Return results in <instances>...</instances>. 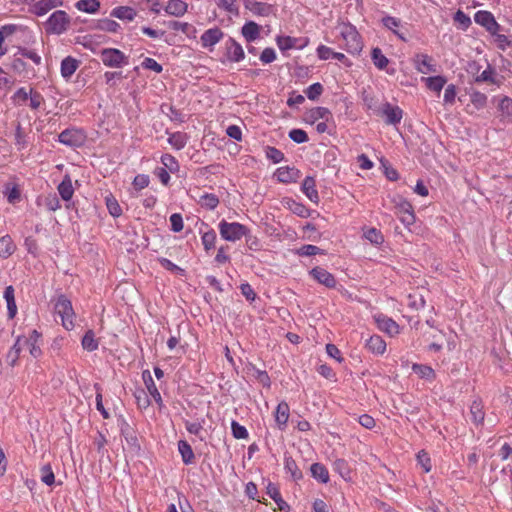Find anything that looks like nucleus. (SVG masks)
<instances>
[{
    "label": "nucleus",
    "mask_w": 512,
    "mask_h": 512,
    "mask_svg": "<svg viewBox=\"0 0 512 512\" xmlns=\"http://www.w3.org/2000/svg\"><path fill=\"white\" fill-rule=\"evenodd\" d=\"M47 35H62L71 26V17L63 10L54 11L43 23Z\"/></svg>",
    "instance_id": "nucleus-1"
},
{
    "label": "nucleus",
    "mask_w": 512,
    "mask_h": 512,
    "mask_svg": "<svg viewBox=\"0 0 512 512\" xmlns=\"http://www.w3.org/2000/svg\"><path fill=\"white\" fill-rule=\"evenodd\" d=\"M474 21L484 27L490 34H496L501 30V26L495 20L493 14L489 11H477L474 15Z\"/></svg>",
    "instance_id": "nucleus-7"
},
{
    "label": "nucleus",
    "mask_w": 512,
    "mask_h": 512,
    "mask_svg": "<svg viewBox=\"0 0 512 512\" xmlns=\"http://www.w3.org/2000/svg\"><path fill=\"white\" fill-rule=\"evenodd\" d=\"M259 34L260 26L253 21L246 22L242 27V35L248 42L255 41L259 37Z\"/></svg>",
    "instance_id": "nucleus-20"
},
{
    "label": "nucleus",
    "mask_w": 512,
    "mask_h": 512,
    "mask_svg": "<svg viewBox=\"0 0 512 512\" xmlns=\"http://www.w3.org/2000/svg\"><path fill=\"white\" fill-rule=\"evenodd\" d=\"M58 140L70 147H80L85 141V135L78 129H65L59 134Z\"/></svg>",
    "instance_id": "nucleus-8"
},
{
    "label": "nucleus",
    "mask_w": 512,
    "mask_h": 512,
    "mask_svg": "<svg viewBox=\"0 0 512 512\" xmlns=\"http://www.w3.org/2000/svg\"><path fill=\"white\" fill-rule=\"evenodd\" d=\"M82 346L85 350L92 352L98 348V341L92 330H88L82 338Z\"/></svg>",
    "instance_id": "nucleus-40"
},
{
    "label": "nucleus",
    "mask_w": 512,
    "mask_h": 512,
    "mask_svg": "<svg viewBox=\"0 0 512 512\" xmlns=\"http://www.w3.org/2000/svg\"><path fill=\"white\" fill-rule=\"evenodd\" d=\"M55 313L61 317L62 325L67 329L71 330L74 327V316L73 307L71 301L64 295H60L55 303Z\"/></svg>",
    "instance_id": "nucleus-3"
},
{
    "label": "nucleus",
    "mask_w": 512,
    "mask_h": 512,
    "mask_svg": "<svg viewBox=\"0 0 512 512\" xmlns=\"http://www.w3.org/2000/svg\"><path fill=\"white\" fill-rule=\"evenodd\" d=\"M254 371V377L261 383L264 387H270V377L266 371H262L257 369L255 366L252 367Z\"/></svg>",
    "instance_id": "nucleus-61"
},
{
    "label": "nucleus",
    "mask_w": 512,
    "mask_h": 512,
    "mask_svg": "<svg viewBox=\"0 0 512 512\" xmlns=\"http://www.w3.org/2000/svg\"><path fill=\"white\" fill-rule=\"evenodd\" d=\"M61 6H63V0H39L30 7L29 11L40 17Z\"/></svg>",
    "instance_id": "nucleus-10"
},
{
    "label": "nucleus",
    "mask_w": 512,
    "mask_h": 512,
    "mask_svg": "<svg viewBox=\"0 0 512 512\" xmlns=\"http://www.w3.org/2000/svg\"><path fill=\"white\" fill-rule=\"evenodd\" d=\"M178 450L179 453L181 454L183 462L186 465L193 463L195 455L190 444L187 441L180 440L178 442Z\"/></svg>",
    "instance_id": "nucleus-27"
},
{
    "label": "nucleus",
    "mask_w": 512,
    "mask_h": 512,
    "mask_svg": "<svg viewBox=\"0 0 512 512\" xmlns=\"http://www.w3.org/2000/svg\"><path fill=\"white\" fill-rule=\"evenodd\" d=\"M377 327L380 331L393 337L399 333V325L391 318L379 314L374 316Z\"/></svg>",
    "instance_id": "nucleus-11"
},
{
    "label": "nucleus",
    "mask_w": 512,
    "mask_h": 512,
    "mask_svg": "<svg viewBox=\"0 0 512 512\" xmlns=\"http://www.w3.org/2000/svg\"><path fill=\"white\" fill-rule=\"evenodd\" d=\"M58 192L65 201H69L72 198L74 190L71 179L68 176H65L62 182L58 185Z\"/></svg>",
    "instance_id": "nucleus-33"
},
{
    "label": "nucleus",
    "mask_w": 512,
    "mask_h": 512,
    "mask_svg": "<svg viewBox=\"0 0 512 512\" xmlns=\"http://www.w3.org/2000/svg\"><path fill=\"white\" fill-rule=\"evenodd\" d=\"M366 346L371 352L377 354H383L386 350L385 341L378 335H373L366 340Z\"/></svg>",
    "instance_id": "nucleus-25"
},
{
    "label": "nucleus",
    "mask_w": 512,
    "mask_h": 512,
    "mask_svg": "<svg viewBox=\"0 0 512 512\" xmlns=\"http://www.w3.org/2000/svg\"><path fill=\"white\" fill-rule=\"evenodd\" d=\"M142 378L150 395L155 399V401H161V395L156 387V384L151 376L150 371L144 370L142 373Z\"/></svg>",
    "instance_id": "nucleus-22"
},
{
    "label": "nucleus",
    "mask_w": 512,
    "mask_h": 512,
    "mask_svg": "<svg viewBox=\"0 0 512 512\" xmlns=\"http://www.w3.org/2000/svg\"><path fill=\"white\" fill-rule=\"evenodd\" d=\"M79 64L80 62L78 60L71 56H67L61 62V76L64 79L69 80L71 76L75 73V71L78 69Z\"/></svg>",
    "instance_id": "nucleus-15"
},
{
    "label": "nucleus",
    "mask_w": 512,
    "mask_h": 512,
    "mask_svg": "<svg viewBox=\"0 0 512 512\" xmlns=\"http://www.w3.org/2000/svg\"><path fill=\"white\" fill-rule=\"evenodd\" d=\"M277 45L281 51L289 49H303L308 43V38H295L291 36H278L276 38Z\"/></svg>",
    "instance_id": "nucleus-9"
},
{
    "label": "nucleus",
    "mask_w": 512,
    "mask_h": 512,
    "mask_svg": "<svg viewBox=\"0 0 512 512\" xmlns=\"http://www.w3.org/2000/svg\"><path fill=\"white\" fill-rule=\"evenodd\" d=\"M106 206L113 217H119L122 214V209L113 196L106 197Z\"/></svg>",
    "instance_id": "nucleus-50"
},
{
    "label": "nucleus",
    "mask_w": 512,
    "mask_h": 512,
    "mask_svg": "<svg viewBox=\"0 0 512 512\" xmlns=\"http://www.w3.org/2000/svg\"><path fill=\"white\" fill-rule=\"evenodd\" d=\"M4 298L7 302L8 317L13 319L17 313V306L15 302L14 288L11 285L5 288Z\"/></svg>",
    "instance_id": "nucleus-23"
},
{
    "label": "nucleus",
    "mask_w": 512,
    "mask_h": 512,
    "mask_svg": "<svg viewBox=\"0 0 512 512\" xmlns=\"http://www.w3.org/2000/svg\"><path fill=\"white\" fill-rule=\"evenodd\" d=\"M285 469L291 474L294 480L302 478V472L298 469L296 462L291 458H285Z\"/></svg>",
    "instance_id": "nucleus-45"
},
{
    "label": "nucleus",
    "mask_w": 512,
    "mask_h": 512,
    "mask_svg": "<svg viewBox=\"0 0 512 512\" xmlns=\"http://www.w3.org/2000/svg\"><path fill=\"white\" fill-rule=\"evenodd\" d=\"M44 204L49 211H56L61 207L59 198L55 193L47 195Z\"/></svg>",
    "instance_id": "nucleus-59"
},
{
    "label": "nucleus",
    "mask_w": 512,
    "mask_h": 512,
    "mask_svg": "<svg viewBox=\"0 0 512 512\" xmlns=\"http://www.w3.org/2000/svg\"><path fill=\"white\" fill-rule=\"evenodd\" d=\"M427 87L435 91L437 93H440L443 89L444 85L446 84V79L443 76H433L428 77L425 79Z\"/></svg>",
    "instance_id": "nucleus-41"
},
{
    "label": "nucleus",
    "mask_w": 512,
    "mask_h": 512,
    "mask_svg": "<svg viewBox=\"0 0 512 512\" xmlns=\"http://www.w3.org/2000/svg\"><path fill=\"white\" fill-rule=\"evenodd\" d=\"M199 203L202 207L214 210L219 204V198L215 194H204L200 197Z\"/></svg>",
    "instance_id": "nucleus-43"
},
{
    "label": "nucleus",
    "mask_w": 512,
    "mask_h": 512,
    "mask_svg": "<svg viewBox=\"0 0 512 512\" xmlns=\"http://www.w3.org/2000/svg\"><path fill=\"white\" fill-rule=\"evenodd\" d=\"M161 162L165 166V169L166 170L168 169L172 173L178 171V169H179V164H178L177 160L175 159L174 156H172L170 154L162 155Z\"/></svg>",
    "instance_id": "nucleus-51"
},
{
    "label": "nucleus",
    "mask_w": 512,
    "mask_h": 512,
    "mask_svg": "<svg viewBox=\"0 0 512 512\" xmlns=\"http://www.w3.org/2000/svg\"><path fill=\"white\" fill-rule=\"evenodd\" d=\"M302 191L307 198L313 203H318L319 195L316 190L315 179L311 176H307L302 183Z\"/></svg>",
    "instance_id": "nucleus-18"
},
{
    "label": "nucleus",
    "mask_w": 512,
    "mask_h": 512,
    "mask_svg": "<svg viewBox=\"0 0 512 512\" xmlns=\"http://www.w3.org/2000/svg\"><path fill=\"white\" fill-rule=\"evenodd\" d=\"M231 429H232V434H233L234 438H236V439L248 438L247 429L244 426L240 425L237 421H235V420L232 421Z\"/></svg>",
    "instance_id": "nucleus-55"
},
{
    "label": "nucleus",
    "mask_w": 512,
    "mask_h": 512,
    "mask_svg": "<svg viewBox=\"0 0 512 512\" xmlns=\"http://www.w3.org/2000/svg\"><path fill=\"white\" fill-rule=\"evenodd\" d=\"M412 370L423 379L432 380L435 377L434 370L427 365L413 364Z\"/></svg>",
    "instance_id": "nucleus-42"
},
{
    "label": "nucleus",
    "mask_w": 512,
    "mask_h": 512,
    "mask_svg": "<svg viewBox=\"0 0 512 512\" xmlns=\"http://www.w3.org/2000/svg\"><path fill=\"white\" fill-rule=\"evenodd\" d=\"M289 419V405L282 401L278 404L275 413V420L279 428L283 430Z\"/></svg>",
    "instance_id": "nucleus-19"
},
{
    "label": "nucleus",
    "mask_w": 512,
    "mask_h": 512,
    "mask_svg": "<svg viewBox=\"0 0 512 512\" xmlns=\"http://www.w3.org/2000/svg\"><path fill=\"white\" fill-rule=\"evenodd\" d=\"M40 473H41V481L43 483H45L48 486H51L52 484H54L55 476H54V473L52 471L50 464L44 465L40 469Z\"/></svg>",
    "instance_id": "nucleus-48"
},
{
    "label": "nucleus",
    "mask_w": 512,
    "mask_h": 512,
    "mask_svg": "<svg viewBox=\"0 0 512 512\" xmlns=\"http://www.w3.org/2000/svg\"><path fill=\"white\" fill-rule=\"evenodd\" d=\"M378 115L385 118L387 125H398L403 118V110L389 102L383 103L378 109Z\"/></svg>",
    "instance_id": "nucleus-6"
},
{
    "label": "nucleus",
    "mask_w": 512,
    "mask_h": 512,
    "mask_svg": "<svg viewBox=\"0 0 512 512\" xmlns=\"http://www.w3.org/2000/svg\"><path fill=\"white\" fill-rule=\"evenodd\" d=\"M188 5L183 0H170L165 6V12L175 17H181L187 12Z\"/></svg>",
    "instance_id": "nucleus-17"
},
{
    "label": "nucleus",
    "mask_w": 512,
    "mask_h": 512,
    "mask_svg": "<svg viewBox=\"0 0 512 512\" xmlns=\"http://www.w3.org/2000/svg\"><path fill=\"white\" fill-rule=\"evenodd\" d=\"M103 64L111 68H121L128 64V57L119 49L104 48L100 51Z\"/></svg>",
    "instance_id": "nucleus-4"
},
{
    "label": "nucleus",
    "mask_w": 512,
    "mask_h": 512,
    "mask_svg": "<svg viewBox=\"0 0 512 512\" xmlns=\"http://www.w3.org/2000/svg\"><path fill=\"white\" fill-rule=\"evenodd\" d=\"M218 227L221 237L231 242L240 240L249 232V229L245 225L238 222L229 223L226 220H222Z\"/></svg>",
    "instance_id": "nucleus-2"
},
{
    "label": "nucleus",
    "mask_w": 512,
    "mask_h": 512,
    "mask_svg": "<svg viewBox=\"0 0 512 512\" xmlns=\"http://www.w3.org/2000/svg\"><path fill=\"white\" fill-rule=\"evenodd\" d=\"M16 31L15 25H5L0 29V58L6 54L7 49L3 47V43L5 40V34L11 35Z\"/></svg>",
    "instance_id": "nucleus-46"
},
{
    "label": "nucleus",
    "mask_w": 512,
    "mask_h": 512,
    "mask_svg": "<svg viewBox=\"0 0 512 512\" xmlns=\"http://www.w3.org/2000/svg\"><path fill=\"white\" fill-rule=\"evenodd\" d=\"M317 55L322 60H327L330 57H333L341 62H344L346 60V56L343 53L334 52L331 48L325 45H320L317 48Z\"/></svg>",
    "instance_id": "nucleus-29"
},
{
    "label": "nucleus",
    "mask_w": 512,
    "mask_h": 512,
    "mask_svg": "<svg viewBox=\"0 0 512 512\" xmlns=\"http://www.w3.org/2000/svg\"><path fill=\"white\" fill-rule=\"evenodd\" d=\"M136 14V11L129 6H118L114 8L110 13L112 17L128 21L134 20Z\"/></svg>",
    "instance_id": "nucleus-21"
},
{
    "label": "nucleus",
    "mask_w": 512,
    "mask_h": 512,
    "mask_svg": "<svg viewBox=\"0 0 512 512\" xmlns=\"http://www.w3.org/2000/svg\"><path fill=\"white\" fill-rule=\"evenodd\" d=\"M365 238L369 240L372 244H381L383 242L382 234L375 228H370L365 233Z\"/></svg>",
    "instance_id": "nucleus-63"
},
{
    "label": "nucleus",
    "mask_w": 512,
    "mask_h": 512,
    "mask_svg": "<svg viewBox=\"0 0 512 512\" xmlns=\"http://www.w3.org/2000/svg\"><path fill=\"white\" fill-rule=\"evenodd\" d=\"M21 341H22V338L18 337L15 344L11 347V349L7 353L6 360L10 366H14L18 361L19 354L21 351Z\"/></svg>",
    "instance_id": "nucleus-38"
},
{
    "label": "nucleus",
    "mask_w": 512,
    "mask_h": 512,
    "mask_svg": "<svg viewBox=\"0 0 512 512\" xmlns=\"http://www.w3.org/2000/svg\"><path fill=\"white\" fill-rule=\"evenodd\" d=\"M341 35L344 40V48L348 53L356 55L362 51L363 43L361 37L353 27L345 28Z\"/></svg>",
    "instance_id": "nucleus-5"
},
{
    "label": "nucleus",
    "mask_w": 512,
    "mask_h": 512,
    "mask_svg": "<svg viewBox=\"0 0 512 512\" xmlns=\"http://www.w3.org/2000/svg\"><path fill=\"white\" fill-rule=\"evenodd\" d=\"M227 57L230 61L239 62L244 58L242 46L234 39L230 38L226 44Z\"/></svg>",
    "instance_id": "nucleus-16"
},
{
    "label": "nucleus",
    "mask_w": 512,
    "mask_h": 512,
    "mask_svg": "<svg viewBox=\"0 0 512 512\" xmlns=\"http://www.w3.org/2000/svg\"><path fill=\"white\" fill-rule=\"evenodd\" d=\"M310 274L313 276L315 280H317L320 284L326 286L327 288H334L336 286L335 277L322 267L313 268L310 271Z\"/></svg>",
    "instance_id": "nucleus-12"
},
{
    "label": "nucleus",
    "mask_w": 512,
    "mask_h": 512,
    "mask_svg": "<svg viewBox=\"0 0 512 512\" xmlns=\"http://www.w3.org/2000/svg\"><path fill=\"white\" fill-rule=\"evenodd\" d=\"M498 107L501 112V120L512 123V99L507 96L503 97Z\"/></svg>",
    "instance_id": "nucleus-24"
},
{
    "label": "nucleus",
    "mask_w": 512,
    "mask_h": 512,
    "mask_svg": "<svg viewBox=\"0 0 512 512\" xmlns=\"http://www.w3.org/2000/svg\"><path fill=\"white\" fill-rule=\"evenodd\" d=\"M454 21L458 23L463 29H467L471 25V19L461 10H458L454 15Z\"/></svg>",
    "instance_id": "nucleus-62"
},
{
    "label": "nucleus",
    "mask_w": 512,
    "mask_h": 512,
    "mask_svg": "<svg viewBox=\"0 0 512 512\" xmlns=\"http://www.w3.org/2000/svg\"><path fill=\"white\" fill-rule=\"evenodd\" d=\"M15 249L16 246L9 235L0 238V257L8 258L14 253Z\"/></svg>",
    "instance_id": "nucleus-28"
},
{
    "label": "nucleus",
    "mask_w": 512,
    "mask_h": 512,
    "mask_svg": "<svg viewBox=\"0 0 512 512\" xmlns=\"http://www.w3.org/2000/svg\"><path fill=\"white\" fill-rule=\"evenodd\" d=\"M289 138L297 144L305 143L309 140L308 134L302 129H292L289 132Z\"/></svg>",
    "instance_id": "nucleus-54"
},
{
    "label": "nucleus",
    "mask_w": 512,
    "mask_h": 512,
    "mask_svg": "<svg viewBox=\"0 0 512 512\" xmlns=\"http://www.w3.org/2000/svg\"><path fill=\"white\" fill-rule=\"evenodd\" d=\"M382 23L383 25L391 30L395 35H397L401 40L403 41H406V38L404 37V35L400 32H398L395 28L399 27L400 26V20L395 18V17H392V16H385L383 19H382Z\"/></svg>",
    "instance_id": "nucleus-39"
},
{
    "label": "nucleus",
    "mask_w": 512,
    "mask_h": 512,
    "mask_svg": "<svg viewBox=\"0 0 512 512\" xmlns=\"http://www.w3.org/2000/svg\"><path fill=\"white\" fill-rule=\"evenodd\" d=\"M169 144H171L177 150L184 148L186 145V136L180 132H176L170 135L168 138Z\"/></svg>",
    "instance_id": "nucleus-49"
},
{
    "label": "nucleus",
    "mask_w": 512,
    "mask_h": 512,
    "mask_svg": "<svg viewBox=\"0 0 512 512\" xmlns=\"http://www.w3.org/2000/svg\"><path fill=\"white\" fill-rule=\"evenodd\" d=\"M275 176L279 182L291 183L299 178L300 171L295 167L284 166L276 170Z\"/></svg>",
    "instance_id": "nucleus-13"
},
{
    "label": "nucleus",
    "mask_w": 512,
    "mask_h": 512,
    "mask_svg": "<svg viewBox=\"0 0 512 512\" xmlns=\"http://www.w3.org/2000/svg\"><path fill=\"white\" fill-rule=\"evenodd\" d=\"M216 241V233L214 230H209L202 235V244L204 246V249L206 251L214 248Z\"/></svg>",
    "instance_id": "nucleus-52"
},
{
    "label": "nucleus",
    "mask_w": 512,
    "mask_h": 512,
    "mask_svg": "<svg viewBox=\"0 0 512 512\" xmlns=\"http://www.w3.org/2000/svg\"><path fill=\"white\" fill-rule=\"evenodd\" d=\"M470 413L472 416V420L476 424H481L484 421V411H483V405L481 401H473L470 407Z\"/></svg>",
    "instance_id": "nucleus-35"
},
{
    "label": "nucleus",
    "mask_w": 512,
    "mask_h": 512,
    "mask_svg": "<svg viewBox=\"0 0 512 512\" xmlns=\"http://www.w3.org/2000/svg\"><path fill=\"white\" fill-rule=\"evenodd\" d=\"M491 35L495 38L497 47L502 51L506 50V48L512 44V42L504 34H500L499 32H496V34H491Z\"/></svg>",
    "instance_id": "nucleus-64"
},
{
    "label": "nucleus",
    "mask_w": 512,
    "mask_h": 512,
    "mask_svg": "<svg viewBox=\"0 0 512 512\" xmlns=\"http://www.w3.org/2000/svg\"><path fill=\"white\" fill-rule=\"evenodd\" d=\"M217 6L234 15L239 13L236 0H217Z\"/></svg>",
    "instance_id": "nucleus-53"
},
{
    "label": "nucleus",
    "mask_w": 512,
    "mask_h": 512,
    "mask_svg": "<svg viewBox=\"0 0 512 512\" xmlns=\"http://www.w3.org/2000/svg\"><path fill=\"white\" fill-rule=\"evenodd\" d=\"M470 101L477 109H482L487 104V96L479 91H473L470 94Z\"/></svg>",
    "instance_id": "nucleus-44"
},
{
    "label": "nucleus",
    "mask_w": 512,
    "mask_h": 512,
    "mask_svg": "<svg viewBox=\"0 0 512 512\" xmlns=\"http://www.w3.org/2000/svg\"><path fill=\"white\" fill-rule=\"evenodd\" d=\"M75 6L80 11L94 14L99 10L100 2L98 0H79Z\"/></svg>",
    "instance_id": "nucleus-34"
},
{
    "label": "nucleus",
    "mask_w": 512,
    "mask_h": 512,
    "mask_svg": "<svg viewBox=\"0 0 512 512\" xmlns=\"http://www.w3.org/2000/svg\"><path fill=\"white\" fill-rule=\"evenodd\" d=\"M312 476L321 483L329 481V473L327 468L321 463H314L310 467Z\"/></svg>",
    "instance_id": "nucleus-30"
},
{
    "label": "nucleus",
    "mask_w": 512,
    "mask_h": 512,
    "mask_svg": "<svg viewBox=\"0 0 512 512\" xmlns=\"http://www.w3.org/2000/svg\"><path fill=\"white\" fill-rule=\"evenodd\" d=\"M127 444L130 446L131 450L138 452L140 450V444L138 442V438L135 435L134 431L131 429L129 432L123 434Z\"/></svg>",
    "instance_id": "nucleus-60"
},
{
    "label": "nucleus",
    "mask_w": 512,
    "mask_h": 512,
    "mask_svg": "<svg viewBox=\"0 0 512 512\" xmlns=\"http://www.w3.org/2000/svg\"><path fill=\"white\" fill-rule=\"evenodd\" d=\"M223 35L224 33L218 27L208 29L201 35V44L205 48L212 47L222 39Z\"/></svg>",
    "instance_id": "nucleus-14"
},
{
    "label": "nucleus",
    "mask_w": 512,
    "mask_h": 512,
    "mask_svg": "<svg viewBox=\"0 0 512 512\" xmlns=\"http://www.w3.org/2000/svg\"><path fill=\"white\" fill-rule=\"evenodd\" d=\"M41 334L37 332V330H33L27 339H24V342L30 347V354L37 358L41 355L40 346L37 344L40 339Z\"/></svg>",
    "instance_id": "nucleus-26"
},
{
    "label": "nucleus",
    "mask_w": 512,
    "mask_h": 512,
    "mask_svg": "<svg viewBox=\"0 0 512 512\" xmlns=\"http://www.w3.org/2000/svg\"><path fill=\"white\" fill-rule=\"evenodd\" d=\"M96 28L101 31L115 33L120 28V25L115 20L104 18L97 21Z\"/></svg>",
    "instance_id": "nucleus-37"
},
{
    "label": "nucleus",
    "mask_w": 512,
    "mask_h": 512,
    "mask_svg": "<svg viewBox=\"0 0 512 512\" xmlns=\"http://www.w3.org/2000/svg\"><path fill=\"white\" fill-rule=\"evenodd\" d=\"M494 74H495L494 69L490 65H488L486 70H484L481 74H479L475 77V82H477V83H481V82L495 83V79L493 78Z\"/></svg>",
    "instance_id": "nucleus-56"
},
{
    "label": "nucleus",
    "mask_w": 512,
    "mask_h": 512,
    "mask_svg": "<svg viewBox=\"0 0 512 512\" xmlns=\"http://www.w3.org/2000/svg\"><path fill=\"white\" fill-rule=\"evenodd\" d=\"M265 155L269 160H271L275 164L280 163L282 160H284V153L272 146H267L265 148Z\"/></svg>",
    "instance_id": "nucleus-47"
},
{
    "label": "nucleus",
    "mask_w": 512,
    "mask_h": 512,
    "mask_svg": "<svg viewBox=\"0 0 512 512\" xmlns=\"http://www.w3.org/2000/svg\"><path fill=\"white\" fill-rule=\"evenodd\" d=\"M323 92V86L320 83L310 85L305 93L310 100H317Z\"/></svg>",
    "instance_id": "nucleus-57"
},
{
    "label": "nucleus",
    "mask_w": 512,
    "mask_h": 512,
    "mask_svg": "<svg viewBox=\"0 0 512 512\" xmlns=\"http://www.w3.org/2000/svg\"><path fill=\"white\" fill-rule=\"evenodd\" d=\"M371 57L374 65L380 70L385 69L389 63L388 58L382 53L381 49L378 47L373 48L371 52Z\"/></svg>",
    "instance_id": "nucleus-36"
},
{
    "label": "nucleus",
    "mask_w": 512,
    "mask_h": 512,
    "mask_svg": "<svg viewBox=\"0 0 512 512\" xmlns=\"http://www.w3.org/2000/svg\"><path fill=\"white\" fill-rule=\"evenodd\" d=\"M329 116H331V112L328 108H325V107H316L310 111V117L313 120H318V119L328 120Z\"/></svg>",
    "instance_id": "nucleus-58"
},
{
    "label": "nucleus",
    "mask_w": 512,
    "mask_h": 512,
    "mask_svg": "<svg viewBox=\"0 0 512 512\" xmlns=\"http://www.w3.org/2000/svg\"><path fill=\"white\" fill-rule=\"evenodd\" d=\"M417 70L422 74L434 73L436 71L435 65L431 63V58L428 55L417 56Z\"/></svg>",
    "instance_id": "nucleus-31"
},
{
    "label": "nucleus",
    "mask_w": 512,
    "mask_h": 512,
    "mask_svg": "<svg viewBox=\"0 0 512 512\" xmlns=\"http://www.w3.org/2000/svg\"><path fill=\"white\" fill-rule=\"evenodd\" d=\"M245 7L259 16H268L271 12V5L262 2H248Z\"/></svg>",
    "instance_id": "nucleus-32"
}]
</instances>
